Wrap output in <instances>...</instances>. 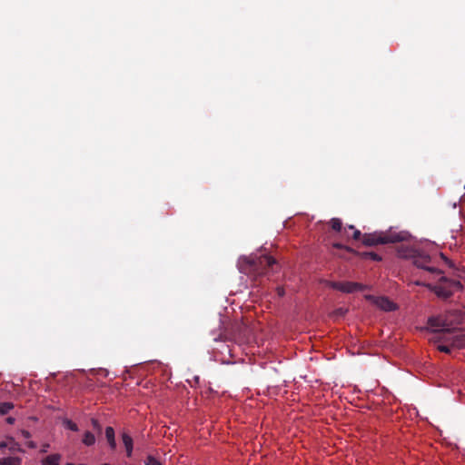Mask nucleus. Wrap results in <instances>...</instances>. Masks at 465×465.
I'll return each instance as SVG.
<instances>
[{"label": "nucleus", "mask_w": 465, "mask_h": 465, "mask_svg": "<svg viewBox=\"0 0 465 465\" xmlns=\"http://www.w3.org/2000/svg\"><path fill=\"white\" fill-rule=\"evenodd\" d=\"M465 347V333L452 337L450 344H439L437 349L445 353H450L454 348Z\"/></svg>", "instance_id": "6"}, {"label": "nucleus", "mask_w": 465, "mask_h": 465, "mask_svg": "<svg viewBox=\"0 0 465 465\" xmlns=\"http://www.w3.org/2000/svg\"><path fill=\"white\" fill-rule=\"evenodd\" d=\"M6 446H7V443H6V442H5V441H1V442H0V449H4V448H5Z\"/></svg>", "instance_id": "30"}, {"label": "nucleus", "mask_w": 465, "mask_h": 465, "mask_svg": "<svg viewBox=\"0 0 465 465\" xmlns=\"http://www.w3.org/2000/svg\"><path fill=\"white\" fill-rule=\"evenodd\" d=\"M277 293L280 297L283 296L284 295V290L282 287H278L277 288Z\"/></svg>", "instance_id": "26"}, {"label": "nucleus", "mask_w": 465, "mask_h": 465, "mask_svg": "<svg viewBox=\"0 0 465 465\" xmlns=\"http://www.w3.org/2000/svg\"><path fill=\"white\" fill-rule=\"evenodd\" d=\"M424 286L440 299L450 298L455 292L462 289L460 282L440 276L436 283H425Z\"/></svg>", "instance_id": "3"}, {"label": "nucleus", "mask_w": 465, "mask_h": 465, "mask_svg": "<svg viewBox=\"0 0 465 465\" xmlns=\"http://www.w3.org/2000/svg\"><path fill=\"white\" fill-rule=\"evenodd\" d=\"M428 323L432 328H439L440 331H449L448 324L441 316L429 318Z\"/></svg>", "instance_id": "7"}, {"label": "nucleus", "mask_w": 465, "mask_h": 465, "mask_svg": "<svg viewBox=\"0 0 465 465\" xmlns=\"http://www.w3.org/2000/svg\"><path fill=\"white\" fill-rule=\"evenodd\" d=\"M362 259H370L375 262L381 261V256L374 252H356Z\"/></svg>", "instance_id": "13"}, {"label": "nucleus", "mask_w": 465, "mask_h": 465, "mask_svg": "<svg viewBox=\"0 0 465 465\" xmlns=\"http://www.w3.org/2000/svg\"><path fill=\"white\" fill-rule=\"evenodd\" d=\"M61 460V455L52 454L47 456L42 460L43 465H59Z\"/></svg>", "instance_id": "12"}, {"label": "nucleus", "mask_w": 465, "mask_h": 465, "mask_svg": "<svg viewBox=\"0 0 465 465\" xmlns=\"http://www.w3.org/2000/svg\"><path fill=\"white\" fill-rule=\"evenodd\" d=\"M14 408V404L11 402L0 403V414L5 415L8 413Z\"/></svg>", "instance_id": "19"}, {"label": "nucleus", "mask_w": 465, "mask_h": 465, "mask_svg": "<svg viewBox=\"0 0 465 465\" xmlns=\"http://www.w3.org/2000/svg\"><path fill=\"white\" fill-rule=\"evenodd\" d=\"M49 448V444L43 445V448L41 450L42 452H46Z\"/></svg>", "instance_id": "29"}, {"label": "nucleus", "mask_w": 465, "mask_h": 465, "mask_svg": "<svg viewBox=\"0 0 465 465\" xmlns=\"http://www.w3.org/2000/svg\"><path fill=\"white\" fill-rule=\"evenodd\" d=\"M6 422L9 423V424H13L15 422V418L13 417H8L6 419Z\"/></svg>", "instance_id": "28"}, {"label": "nucleus", "mask_w": 465, "mask_h": 465, "mask_svg": "<svg viewBox=\"0 0 465 465\" xmlns=\"http://www.w3.org/2000/svg\"><path fill=\"white\" fill-rule=\"evenodd\" d=\"M82 441L86 446H92L95 443V437L92 432L85 431Z\"/></svg>", "instance_id": "16"}, {"label": "nucleus", "mask_w": 465, "mask_h": 465, "mask_svg": "<svg viewBox=\"0 0 465 465\" xmlns=\"http://www.w3.org/2000/svg\"><path fill=\"white\" fill-rule=\"evenodd\" d=\"M63 424L64 426L68 429V430H71L73 431H77L78 430V426L76 423H74V421H72L71 420L69 419H64L63 420Z\"/></svg>", "instance_id": "20"}, {"label": "nucleus", "mask_w": 465, "mask_h": 465, "mask_svg": "<svg viewBox=\"0 0 465 465\" xmlns=\"http://www.w3.org/2000/svg\"><path fill=\"white\" fill-rule=\"evenodd\" d=\"M21 435L25 438V439H29L31 437V434L28 430H21Z\"/></svg>", "instance_id": "25"}, {"label": "nucleus", "mask_w": 465, "mask_h": 465, "mask_svg": "<svg viewBox=\"0 0 465 465\" xmlns=\"http://www.w3.org/2000/svg\"><path fill=\"white\" fill-rule=\"evenodd\" d=\"M376 304L379 308L385 312H391L396 309L395 304L386 297H380L376 300Z\"/></svg>", "instance_id": "8"}, {"label": "nucleus", "mask_w": 465, "mask_h": 465, "mask_svg": "<svg viewBox=\"0 0 465 465\" xmlns=\"http://www.w3.org/2000/svg\"><path fill=\"white\" fill-rule=\"evenodd\" d=\"M122 440H123V443H124L125 450H126V455L128 457H131L132 452H133V439H132V437L130 435H128L127 433H123Z\"/></svg>", "instance_id": "9"}, {"label": "nucleus", "mask_w": 465, "mask_h": 465, "mask_svg": "<svg viewBox=\"0 0 465 465\" xmlns=\"http://www.w3.org/2000/svg\"><path fill=\"white\" fill-rule=\"evenodd\" d=\"M332 246H333V248H335V249L346 250V251H347V252H353V253H355V251H354L352 248H351V247H349V246H346V245H343L342 243H340V242H334V243L332 244Z\"/></svg>", "instance_id": "21"}, {"label": "nucleus", "mask_w": 465, "mask_h": 465, "mask_svg": "<svg viewBox=\"0 0 465 465\" xmlns=\"http://www.w3.org/2000/svg\"><path fill=\"white\" fill-rule=\"evenodd\" d=\"M0 465H21V459L18 457H8L0 459Z\"/></svg>", "instance_id": "15"}, {"label": "nucleus", "mask_w": 465, "mask_h": 465, "mask_svg": "<svg viewBox=\"0 0 465 465\" xmlns=\"http://www.w3.org/2000/svg\"><path fill=\"white\" fill-rule=\"evenodd\" d=\"M331 227L333 231L343 234L344 228L342 227V222L339 218H332L330 221Z\"/></svg>", "instance_id": "14"}, {"label": "nucleus", "mask_w": 465, "mask_h": 465, "mask_svg": "<svg viewBox=\"0 0 465 465\" xmlns=\"http://www.w3.org/2000/svg\"><path fill=\"white\" fill-rule=\"evenodd\" d=\"M348 230H353V233H352V239L353 240H361L362 242V233L361 232V231H359L358 229H356L353 225H349L347 227H344V230H343V235L347 238H349V234H348Z\"/></svg>", "instance_id": "10"}, {"label": "nucleus", "mask_w": 465, "mask_h": 465, "mask_svg": "<svg viewBox=\"0 0 465 465\" xmlns=\"http://www.w3.org/2000/svg\"><path fill=\"white\" fill-rule=\"evenodd\" d=\"M347 312V310L346 309H343V308H339V309H336L334 311V314L337 315V316H344Z\"/></svg>", "instance_id": "23"}, {"label": "nucleus", "mask_w": 465, "mask_h": 465, "mask_svg": "<svg viewBox=\"0 0 465 465\" xmlns=\"http://www.w3.org/2000/svg\"><path fill=\"white\" fill-rule=\"evenodd\" d=\"M105 437L112 450L116 448V442L114 439V430L112 427L105 429Z\"/></svg>", "instance_id": "11"}, {"label": "nucleus", "mask_w": 465, "mask_h": 465, "mask_svg": "<svg viewBox=\"0 0 465 465\" xmlns=\"http://www.w3.org/2000/svg\"><path fill=\"white\" fill-rule=\"evenodd\" d=\"M399 253L401 257L411 258L413 264L418 268H421L430 272H434L437 274L441 273V272L439 271L437 268L430 265V263L431 262V259L430 255L424 252H420L413 249H408L405 251H399Z\"/></svg>", "instance_id": "4"}, {"label": "nucleus", "mask_w": 465, "mask_h": 465, "mask_svg": "<svg viewBox=\"0 0 465 465\" xmlns=\"http://www.w3.org/2000/svg\"><path fill=\"white\" fill-rule=\"evenodd\" d=\"M92 424H93V427L94 429L97 430L98 432H101V425L99 424L98 420H95V419H92Z\"/></svg>", "instance_id": "24"}, {"label": "nucleus", "mask_w": 465, "mask_h": 465, "mask_svg": "<svg viewBox=\"0 0 465 465\" xmlns=\"http://www.w3.org/2000/svg\"><path fill=\"white\" fill-rule=\"evenodd\" d=\"M102 465H111V464H108V463H104V464H102Z\"/></svg>", "instance_id": "31"}, {"label": "nucleus", "mask_w": 465, "mask_h": 465, "mask_svg": "<svg viewBox=\"0 0 465 465\" xmlns=\"http://www.w3.org/2000/svg\"><path fill=\"white\" fill-rule=\"evenodd\" d=\"M26 445L30 448V449H35L36 448V444L35 442L32 441V440H29Z\"/></svg>", "instance_id": "27"}, {"label": "nucleus", "mask_w": 465, "mask_h": 465, "mask_svg": "<svg viewBox=\"0 0 465 465\" xmlns=\"http://www.w3.org/2000/svg\"><path fill=\"white\" fill-rule=\"evenodd\" d=\"M153 375H162V376H170L171 372L168 371L167 367L162 366L161 364H157L154 367V371L152 373Z\"/></svg>", "instance_id": "17"}, {"label": "nucleus", "mask_w": 465, "mask_h": 465, "mask_svg": "<svg viewBox=\"0 0 465 465\" xmlns=\"http://www.w3.org/2000/svg\"><path fill=\"white\" fill-rule=\"evenodd\" d=\"M410 234L407 232H396L391 229L385 232H374L363 233L362 244L365 246H375L378 244L395 243L407 241Z\"/></svg>", "instance_id": "2"}, {"label": "nucleus", "mask_w": 465, "mask_h": 465, "mask_svg": "<svg viewBox=\"0 0 465 465\" xmlns=\"http://www.w3.org/2000/svg\"><path fill=\"white\" fill-rule=\"evenodd\" d=\"M90 375L105 378L109 375V371L104 368L92 369L90 370Z\"/></svg>", "instance_id": "18"}, {"label": "nucleus", "mask_w": 465, "mask_h": 465, "mask_svg": "<svg viewBox=\"0 0 465 465\" xmlns=\"http://www.w3.org/2000/svg\"><path fill=\"white\" fill-rule=\"evenodd\" d=\"M145 465H162V463L155 458L149 456L147 458Z\"/></svg>", "instance_id": "22"}, {"label": "nucleus", "mask_w": 465, "mask_h": 465, "mask_svg": "<svg viewBox=\"0 0 465 465\" xmlns=\"http://www.w3.org/2000/svg\"><path fill=\"white\" fill-rule=\"evenodd\" d=\"M275 264V259L269 255L241 257L237 263L241 272L254 278L268 273Z\"/></svg>", "instance_id": "1"}, {"label": "nucleus", "mask_w": 465, "mask_h": 465, "mask_svg": "<svg viewBox=\"0 0 465 465\" xmlns=\"http://www.w3.org/2000/svg\"><path fill=\"white\" fill-rule=\"evenodd\" d=\"M331 287L346 293L365 290V286L361 283L352 282H331Z\"/></svg>", "instance_id": "5"}]
</instances>
